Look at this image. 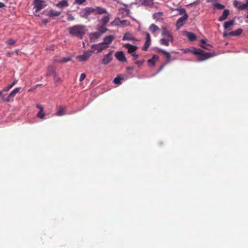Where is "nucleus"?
<instances>
[{
	"label": "nucleus",
	"instance_id": "obj_5",
	"mask_svg": "<svg viewBox=\"0 0 248 248\" xmlns=\"http://www.w3.org/2000/svg\"><path fill=\"white\" fill-rule=\"evenodd\" d=\"M91 48L93 51H96V53H99L102 50L107 49V46L102 42L97 44L93 45Z\"/></svg>",
	"mask_w": 248,
	"mask_h": 248
},
{
	"label": "nucleus",
	"instance_id": "obj_54",
	"mask_svg": "<svg viewBox=\"0 0 248 248\" xmlns=\"http://www.w3.org/2000/svg\"><path fill=\"white\" fill-rule=\"evenodd\" d=\"M165 65H166V63H164L163 65H162L161 66V67H160L159 69L157 71V73H159L160 71H161L163 69V68H164V67L165 66Z\"/></svg>",
	"mask_w": 248,
	"mask_h": 248
},
{
	"label": "nucleus",
	"instance_id": "obj_33",
	"mask_svg": "<svg viewBox=\"0 0 248 248\" xmlns=\"http://www.w3.org/2000/svg\"><path fill=\"white\" fill-rule=\"evenodd\" d=\"M17 82V80H14V81L11 83V84H10L7 87H5L3 90V92H7L9 90H10L11 88H12L13 86L16 84V83Z\"/></svg>",
	"mask_w": 248,
	"mask_h": 248
},
{
	"label": "nucleus",
	"instance_id": "obj_24",
	"mask_svg": "<svg viewBox=\"0 0 248 248\" xmlns=\"http://www.w3.org/2000/svg\"><path fill=\"white\" fill-rule=\"evenodd\" d=\"M68 1L67 0H62L56 4V6L59 8H64L68 6Z\"/></svg>",
	"mask_w": 248,
	"mask_h": 248
},
{
	"label": "nucleus",
	"instance_id": "obj_1",
	"mask_svg": "<svg viewBox=\"0 0 248 248\" xmlns=\"http://www.w3.org/2000/svg\"><path fill=\"white\" fill-rule=\"evenodd\" d=\"M108 14L106 8L99 6L87 7L82 9L79 12V16L83 18L89 19L92 15H103Z\"/></svg>",
	"mask_w": 248,
	"mask_h": 248
},
{
	"label": "nucleus",
	"instance_id": "obj_22",
	"mask_svg": "<svg viewBox=\"0 0 248 248\" xmlns=\"http://www.w3.org/2000/svg\"><path fill=\"white\" fill-rule=\"evenodd\" d=\"M97 31L101 33V34H103L107 31V28L106 27V25L104 24H102L99 26H98L97 28Z\"/></svg>",
	"mask_w": 248,
	"mask_h": 248
},
{
	"label": "nucleus",
	"instance_id": "obj_47",
	"mask_svg": "<svg viewBox=\"0 0 248 248\" xmlns=\"http://www.w3.org/2000/svg\"><path fill=\"white\" fill-rule=\"evenodd\" d=\"M143 61L138 60L135 62V63L136 64L138 65L139 66L142 65L143 64Z\"/></svg>",
	"mask_w": 248,
	"mask_h": 248
},
{
	"label": "nucleus",
	"instance_id": "obj_53",
	"mask_svg": "<svg viewBox=\"0 0 248 248\" xmlns=\"http://www.w3.org/2000/svg\"><path fill=\"white\" fill-rule=\"evenodd\" d=\"M240 2L237 1H235L234 2L233 5H234V6H235V7H237V8H238V6L239 5H240Z\"/></svg>",
	"mask_w": 248,
	"mask_h": 248
},
{
	"label": "nucleus",
	"instance_id": "obj_31",
	"mask_svg": "<svg viewBox=\"0 0 248 248\" xmlns=\"http://www.w3.org/2000/svg\"><path fill=\"white\" fill-rule=\"evenodd\" d=\"M234 20H231L227 22H225L224 24V28L225 29H227L230 27L232 26L234 24Z\"/></svg>",
	"mask_w": 248,
	"mask_h": 248
},
{
	"label": "nucleus",
	"instance_id": "obj_21",
	"mask_svg": "<svg viewBox=\"0 0 248 248\" xmlns=\"http://www.w3.org/2000/svg\"><path fill=\"white\" fill-rule=\"evenodd\" d=\"M55 74H56L55 73V67L53 66H50L47 70V73H46V76H50L53 75V76L55 75Z\"/></svg>",
	"mask_w": 248,
	"mask_h": 248
},
{
	"label": "nucleus",
	"instance_id": "obj_42",
	"mask_svg": "<svg viewBox=\"0 0 248 248\" xmlns=\"http://www.w3.org/2000/svg\"><path fill=\"white\" fill-rule=\"evenodd\" d=\"M206 44V41L204 39H202L201 41V46L205 48V49H208L209 50V48L205 46V45Z\"/></svg>",
	"mask_w": 248,
	"mask_h": 248
},
{
	"label": "nucleus",
	"instance_id": "obj_45",
	"mask_svg": "<svg viewBox=\"0 0 248 248\" xmlns=\"http://www.w3.org/2000/svg\"><path fill=\"white\" fill-rule=\"evenodd\" d=\"M166 56V57H167V60H166V63H168L169 62H170V54H167Z\"/></svg>",
	"mask_w": 248,
	"mask_h": 248
},
{
	"label": "nucleus",
	"instance_id": "obj_2",
	"mask_svg": "<svg viewBox=\"0 0 248 248\" xmlns=\"http://www.w3.org/2000/svg\"><path fill=\"white\" fill-rule=\"evenodd\" d=\"M69 34L81 39L86 32V27L83 25H76L68 28Z\"/></svg>",
	"mask_w": 248,
	"mask_h": 248
},
{
	"label": "nucleus",
	"instance_id": "obj_11",
	"mask_svg": "<svg viewBox=\"0 0 248 248\" xmlns=\"http://www.w3.org/2000/svg\"><path fill=\"white\" fill-rule=\"evenodd\" d=\"M114 38L115 37L113 35H108L104 38L103 42L105 44V45H106V46H107V47L108 48L109 45L111 44Z\"/></svg>",
	"mask_w": 248,
	"mask_h": 248
},
{
	"label": "nucleus",
	"instance_id": "obj_3",
	"mask_svg": "<svg viewBox=\"0 0 248 248\" xmlns=\"http://www.w3.org/2000/svg\"><path fill=\"white\" fill-rule=\"evenodd\" d=\"M193 52L194 54L198 55L197 59L199 61H204L214 56L211 53H204L203 50L200 49H194Z\"/></svg>",
	"mask_w": 248,
	"mask_h": 248
},
{
	"label": "nucleus",
	"instance_id": "obj_16",
	"mask_svg": "<svg viewBox=\"0 0 248 248\" xmlns=\"http://www.w3.org/2000/svg\"><path fill=\"white\" fill-rule=\"evenodd\" d=\"M136 3L139 5H151L153 0H135Z\"/></svg>",
	"mask_w": 248,
	"mask_h": 248
},
{
	"label": "nucleus",
	"instance_id": "obj_35",
	"mask_svg": "<svg viewBox=\"0 0 248 248\" xmlns=\"http://www.w3.org/2000/svg\"><path fill=\"white\" fill-rule=\"evenodd\" d=\"M162 15V13H155L153 15L154 18L156 19V20H158V21L162 20V18L161 17Z\"/></svg>",
	"mask_w": 248,
	"mask_h": 248
},
{
	"label": "nucleus",
	"instance_id": "obj_29",
	"mask_svg": "<svg viewBox=\"0 0 248 248\" xmlns=\"http://www.w3.org/2000/svg\"><path fill=\"white\" fill-rule=\"evenodd\" d=\"M242 32V30L241 29H238L234 31H231L229 32V35L232 36H235L239 35L241 34Z\"/></svg>",
	"mask_w": 248,
	"mask_h": 248
},
{
	"label": "nucleus",
	"instance_id": "obj_46",
	"mask_svg": "<svg viewBox=\"0 0 248 248\" xmlns=\"http://www.w3.org/2000/svg\"><path fill=\"white\" fill-rule=\"evenodd\" d=\"M85 78L86 75L84 73L81 74L79 78V81L81 82Z\"/></svg>",
	"mask_w": 248,
	"mask_h": 248
},
{
	"label": "nucleus",
	"instance_id": "obj_38",
	"mask_svg": "<svg viewBox=\"0 0 248 248\" xmlns=\"http://www.w3.org/2000/svg\"><path fill=\"white\" fill-rule=\"evenodd\" d=\"M175 10L179 11L180 15H185L186 14H187L186 13V11L184 8H176Z\"/></svg>",
	"mask_w": 248,
	"mask_h": 248
},
{
	"label": "nucleus",
	"instance_id": "obj_32",
	"mask_svg": "<svg viewBox=\"0 0 248 248\" xmlns=\"http://www.w3.org/2000/svg\"><path fill=\"white\" fill-rule=\"evenodd\" d=\"M248 7V0H246L245 3H242L240 2V5L238 6V9L240 10L246 9Z\"/></svg>",
	"mask_w": 248,
	"mask_h": 248
},
{
	"label": "nucleus",
	"instance_id": "obj_13",
	"mask_svg": "<svg viewBox=\"0 0 248 248\" xmlns=\"http://www.w3.org/2000/svg\"><path fill=\"white\" fill-rule=\"evenodd\" d=\"M115 57L119 61L122 62L126 61L125 55L123 51H121L116 52L115 54Z\"/></svg>",
	"mask_w": 248,
	"mask_h": 248
},
{
	"label": "nucleus",
	"instance_id": "obj_51",
	"mask_svg": "<svg viewBox=\"0 0 248 248\" xmlns=\"http://www.w3.org/2000/svg\"><path fill=\"white\" fill-rule=\"evenodd\" d=\"M131 55L134 57V60H135L137 58H138L139 57V55L138 54H136V52H135L134 53H133Z\"/></svg>",
	"mask_w": 248,
	"mask_h": 248
},
{
	"label": "nucleus",
	"instance_id": "obj_57",
	"mask_svg": "<svg viewBox=\"0 0 248 248\" xmlns=\"http://www.w3.org/2000/svg\"><path fill=\"white\" fill-rule=\"evenodd\" d=\"M228 35H229V33H224L223 34V36L224 37H227Z\"/></svg>",
	"mask_w": 248,
	"mask_h": 248
},
{
	"label": "nucleus",
	"instance_id": "obj_56",
	"mask_svg": "<svg viewBox=\"0 0 248 248\" xmlns=\"http://www.w3.org/2000/svg\"><path fill=\"white\" fill-rule=\"evenodd\" d=\"M217 0H206V1L207 2H215L216 1H217Z\"/></svg>",
	"mask_w": 248,
	"mask_h": 248
},
{
	"label": "nucleus",
	"instance_id": "obj_4",
	"mask_svg": "<svg viewBox=\"0 0 248 248\" xmlns=\"http://www.w3.org/2000/svg\"><path fill=\"white\" fill-rule=\"evenodd\" d=\"M161 35L164 38H167V40L170 41L171 42H173V38L170 31L167 29L165 26H163L161 28Z\"/></svg>",
	"mask_w": 248,
	"mask_h": 248
},
{
	"label": "nucleus",
	"instance_id": "obj_55",
	"mask_svg": "<svg viewBox=\"0 0 248 248\" xmlns=\"http://www.w3.org/2000/svg\"><path fill=\"white\" fill-rule=\"evenodd\" d=\"M165 65H166V63H164L163 65H162L161 66V67H160L159 69L157 71V73H159L160 71H161L163 69V68H164V67L165 66Z\"/></svg>",
	"mask_w": 248,
	"mask_h": 248
},
{
	"label": "nucleus",
	"instance_id": "obj_50",
	"mask_svg": "<svg viewBox=\"0 0 248 248\" xmlns=\"http://www.w3.org/2000/svg\"><path fill=\"white\" fill-rule=\"evenodd\" d=\"M158 50H159L160 52H161V53H163V54H165L166 55H167V54H169V52H167L166 51H165V50H163V49H158Z\"/></svg>",
	"mask_w": 248,
	"mask_h": 248
},
{
	"label": "nucleus",
	"instance_id": "obj_36",
	"mask_svg": "<svg viewBox=\"0 0 248 248\" xmlns=\"http://www.w3.org/2000/svg\"><path fill=\"white\" fill-rule=\"evenodd\" d=\"M71 58L72 57L71 56H67L62 58L60 60L58 61V62L62 63H65L70 61L71 60Z\"/></svg>",
	"mask_w": 248,
	"mask_h": 248
},
{
	"label": "nucleus",
	"instance_id": "obj_19",
	"mask_svg": "<svg viewBox=\"0 0 248 248\" xmlns=\"http://www.w3.org/2000/svg\"><path fill=\"white\" fill-rule=\"evenodd\" d=\"M158 60V56L157 55H154L152 59L148 61V63L150 66L155 65V62Z\"/></svg>",
	"mask_w": 248,
	"mask_h": 248
},
{
	"label": "nucleus",
	"instance_id": "obj_60",
	"mask_svg": "<svg viewBox=\"0 0 248 248\" xmlns=\"http://www.w3.org/2000/svg\"><path fill=\"white\" fill-rule=\"evenodd\" d=\"M43 22L44 23H47L48 22V20L47 19H43Z\"/></svg>",
	"mask_w": 248,
	"mask_h": 248
},
{
	"label": "nucleus",
	"instance_id": "obj_8",
	"mask_svg": "<svg viewBox=\"0 0 248 248\" xmlns=\"http://www.w3.org/2000/svg\"><path fill=\"white\" fill-rule=\"evenodd\" d=\"M130 23L126 20H120L119 18H116L111 22L112 25L123 27L124 25H128Z\"/></svg>",
	"mask_w": 248,
	"mask_h": 248
},
{
	"label": "nucleus",
	"instance_id": "obj_41",
	"mask_svg": "<svg viewBox=\"0 0 248 248\" xmlns=\"http://www.w3.org/2000/svg\"><path fill=\"white\" fill-rule=\"evenodd\" d=\"M122 78H119V77H116L114 78L113 82L115 84L119 85L121 83V80Z\"/></svg>",
	"mask_w": 248,
	"mask_h": 248
},
{
	"label": "nucleus",
	"instance_id": "obj_12",
	"mask_svg": "<svg viewBox=\"0 0 248 248\" xmlns=\"http://www.w3.org/2000/svg\"><path fill=\"white\" fill-rule=\"evenodd\" d=\"M112 51L110 52L109 53L105 55L102 60V63L104 64H107L109 63L112 60L111 54Z\"/></svg>",
	"mask_w": 248,
	"mask_h": 248
},
{
	"label": "nucleus",
	"instance_id": "obj_34",
	"mask_svg": "<svg viewBox=\"0 0 248 248\" xmlns=\"http://www.w3.org/2000/svg\"><path fill=\"white\" fill-rule=\"evenodd\" d=\"M170 42V41H169L167 40V38H163L160 39V42L161 45H164L165 46H169V42Z\"/></svg>",
	"mask_w": 248,
	"mask_h": 248
},
{
	"label": "nucleus",
	"instance_id": "obj_52",
	"mask_svg": "<svg viewBox=\"0 0 248 248\" xmlns=\"http://www.w3.org/2000/svg\"><path fill=\"white\" fill-rule=\"evenodd\" d=\"M68 19L69 20H75V18L73 16H72V15H70L68 16Z\"/></svg>",
	"mask_w": 248,
	"mask_h": 248
},
{
	"label": "nucleus",
	"instance_id": "obj_43",
	"mask_svg": "<svg viewBox=\"0 0 248 248\" xmlns=\"http://www.w3.org/2000/svg\"><path fill=\"white\" fill-rule=\"evenodd\" d=\"M16 42V40H14L13 39H10L7 41V44L8 45H13Z\"/></svg>",
	"mask_w": 248,
	"mask_h": 248
},
{
	"label": "nucleus",
	"instance_id": "obj_49",
	"mask_svg": "<svg viewBox=\"0 0 248 248\" xmlns=\"http://www.w3.org/2000/svg\"><path fill=\"white\" fill-rule=\"evenodd\" d=\"M36 108L40 109V110H43L44 108L40 104H37L36 105Z\"/></svg>",
	"mask_w": 248,
	"mask_h": 248
},
{
	"label": "nucleus",
	"instance_id": "obj_61",
	"mask_svg": "<svg viewBox=\"0 0 248 248\" xmlns=\"http://www.w3.org/2000/svg\"><path fill=\"white\" fill-rule=\"evenodd\" d=\"M3 91H0V95H1V94H2Z\"/></svg>",
	"mask_w": 248,
	"mask_h": 248
},
{
	"label": "nucleus",
	"instance_id": "obj_17",
	"mask_svg": "<svg viewBox=\"0 0 248 248\" xmlns=\"http://www.w3.org/2000/svg\"><path fill=\"white\" fill-rule=\"evenodd\" d=\"M102 36L100 33L98 31L94 32L91 33L89 34V37L91 40L94 41L96 39L100 38Z\"/></svg>",
	"mask_w": 248,
	"mask_h": 248
},
{
	"label": "nucleus",
	"instance_id": "obj_59",
	"mask_svg": "<svg viewBox=\"0 0 248 248\" xmlns=\"http://www.w3.org/2000/svg\"><path fill=\"white\" fill-rule=\"evenodd\" d=\"M205 46L206 47H208L209 49V47H210L211 46L210 45L207 44Z\"/></svg>",
	"mask_w": 248,
	"mask_h": 248
},
{
	"label": "nucleus",
	"instance_id": "obj_44",
	"mask_svg": "<svg viewBox=\"0 0 248 248\" xmlns=\"http://www.w3.org/2000/svg\"><path fill=\"white\" fill-rule=\"evenodd\" d=\"M86 0H75L74 3L78 5H82L85 2Z\"/></svg>",
	"mask_w": 248,
	"mask_h": 248
},
{
	"label": "nucleus",
	"instance_id": "obj_37",
	"mask_svg": "<svg viewBox=\"0 0 248 248\" xmlns=\"http://www.w3.org/2000/svg\"><path fill=\"white\" fill-rule=\"evenodd\" d=\"M45 115V113L43 112V110H39L36 115L37 117L40 119H43Z\"/></svg>",
	"mask_w": 248,
	"mask_h": 248
},
{
	"label": "nucleus",
	"instance_id": "obj_25",
	"mask_svg": "<svg viewBox=\"0 0 248 248\" xmlns=\"http://www.w3.org/2000/svg\"><path fill=\"white\" fill-rule=\"evenodd\" d=\"M19 88H16L14 90H13L9 94L8 96V99L7 100V101H8L10 98L14 97L19 92Z\"/></svg>",
	"mask_w": 248,
	"mask_h": 248
},
{
	"label": "nucleus",
	"instance_id": "obj_30",
	"mask_svg": "<svg viewBox=\"0 0 248 248\" xmlns=\"http://www.w3.org/2000/svg\"><path fill=\"white\" fill-rule=\"evenodd\" d=\"M61 12L55 10H50L49 12L48 15L50 16H58Z\"/></svg>",
	"mask_w": 248,
	"mask_h": 248
},
{
	"label": "nucleus",
	"instance_id": "obj_48",
	"mask_svg": "<svg viewBox=\"0 0 248 248\" xmlns=\"http://www.w3.org/2000/svg\"><path fill=\"white\" fill-rule=\"evenodd\" d=\"M200 3V1L199 0H196L192 3L189 4L190 5H198Z\"/></svg>",
	"mask_w": 248,
	"mask_h": 248
},
{
	"label": "nucleus",
	"instance_id": "obj_58",
	"mask_svg": "<svg viewBox=\"0 0 248 248\" xmlns=\"http://www.w3.org/2000/svg\"><path fill=\"white\" fill-rule=\"evenodd\" d=\"M4 6V3H3L2 2H0V8L3 7Z\"/></svg>",
	"mask_w": 248,
	"mask_h": 248
},
{
	"label": "nucleus",
	"instance_id": "obj_26",
	"mask_svg": "<svg viewBox=\"0 0 248 248\" xmlns=\"http://www.w3.org/2000/svg\"><path fill=\"white\" fill-rule=\"evenodd\" d=\"M65 114V108L62 106L59 107L56 115L58 116H62Z\"/></svg>",
	"mask_w": 248,
	"mask_h": 248
},
{
	"label": "nucleus",
	"instance_id": "obj_7",
	"mask_svg": "<svg viewBox=\"0 0 248 248\" xmlns=\"http://www.w3.org/2000/svg\"><path fill=\"white\" fill-rule=\"evenodd\" d=\"M34 6L37 12L46 6L45 2L41 0H34Z\"/></svg>",
	"mask_w": 248,
	"mask_h": 248
},
{
	"label": "nucleus",
	"instance_id": "obj_23",
	"mask_svg": "<svg viewBox=\"0 0 248 248\" xmlns=\"http://www.w3.org/2000/svg\"><path fill=\"white\" fill-rule=\"evenodd\" d=\"M186 36L187 37L189 40L191 41H193L197 38L196 35L193 33L190 32H186Z\"/></svg>",
	"mask_w": 248,
	"mask_h": 248
},
{
	"label": "nucleus",
	"instance_id": "obj_62",
	"mask_svg": "<svg viewBox=\"0 0 248 248\" xmlns=\"http://www.w3.org/2000/svg\"><path fill=\"white\" fill-rule=\"evenodd\" d=\"M83 46L84 47L85 43L84 42H83Z\"/></svg>",
	"mask_w": 248,
	"mask_h": 248
},
{
	"label": "nucleus",
	"instance_id": "obj_10",
	"mask_svg": "<svg viewBox=\"0 0 248 248\" xmlns=\"http://www.w3.org/2000/svg\"><path fill=\"white\" fill-rule=\"evenodd\" d=\"M124 46L127 49L128 52L131 55L134 53L138 49V47L136 46L127 43L124 45Z\"/></svg>",
	"mask_w": 248,
	"mask_h": 248
},
{
	"label": "nucleus",
	"instance_id": "obj_39",
	"mask_svg": "<svg viewBox=\"0 0 248 248\" xmlns=\"http://www.w3.org/2000/svg\"><path fill=\"white\" fill-rule=\"evenodd\" d=\"M214 7L218 9H223L224 8V6L221 4L218 3H216L214 4Z\"/></svg>",
	"mask_w": 248,
	"mask_h": 248
},
{
	"label": "nucleus",
	"instance_id": "obj_28",
	"mask_svg": "<svg viewBox=\"0 0 248 248\" xmlns=\"http://www.w3.org/2000/svg\"><path fill=\"white\" fill-rule=\"evenodd\" d=\"M109 16L110 15L108 14L107 15H105L102 17L101 18V22H102V24L106 25V24L109 21Z\"/></svg>",
	"mask_w": 248,
	"mask_h": 248
},
{
	"label": "nucleus",
	"instance_id": "obj_15",
	"mask_svg": "<svg viewBox=\"0 0 248 248\" xmlns=\"http://www.w3.org/2000/svg\"><path fill=\"white\" fill-rule=\"evenodd\" d=\"M130 11L126 8H121L119 9L118 14L122 17H125L129 14Z\"/></svg>",
	"mask_w": 248,
	"mask_h": 248
},
{
	"label": "nucleus",
	"instance_id": "obj_20",
	"mask_svg": "<svg viewBox=\"0 0 248 248\" xmlns=\"http://www.w3.org/2000/svg\"><path fill=\"white\" fill-rule=\"evenodd\" d=\"M135 40V38L129 32L125 33L123 37V40H124V41H125V40L131 41V40Z\"/></svg>",
	"mask_w": 248,
	"mask_h": 248
},
{
	"label": "nucleus",
	"instance_id": "obj_40",
	"mask_svg": "<svg viewBox=\"0 0 248 248\" xmlns=\"http://www.w3.org/2000/svg\"><path fill=\"white\" fill-rule=\"evenodd\" d=\"M54 78L55 82L56 83H61L62 81L61 78L59 76H58L57 74H55L54 76Z\"/></svg>",
	"mask_w": 248,
	"mask_h": 248
},
{
	"label": "nucleus",
	"instance_id": "obj_18",
	"mask_svg": "<svg viewBox=\"0 0 248 248\" xmlns=\"http://www.w3.org/2000/svg\"><path fill=\"white\" fill-rule=\"evenodd\" d=\"M229 14H230L229 10H228L227 9H225V10H224V11L222 13V15H221V16H220L219 17V18L218 19L219 21H222L225 20L227 18L228 16L229 15Z\"/></svg>",
	"mask_w": 248,
	"mask_h": 248
},
{
	"label": "nucleus",
	"instance_id": "obj_14",
	"mask_svg": "<svg viewBox=\"0 0 248 248\" xmlns=\"http://www.w3.org/2000/svg\"><path fill=\"white\" fill-rule=\"evenodd\" d=\"M151 37L149 33H146V42L144 44V46L142 48V49L144 51L147 50L148 47L150 46L151 44Z\"/></svg>",
	"mask_w": 248,
	"mask_h": 248
},
{
	"label": "nucleus",
	"instance_id": "obj_9",
	"mask_svg": "<svg viewBox=\"0 0 248 248\" xmlns=\"http://www.w3.org/2000/svg\"><path fill=\"white\" fill-rule=\"evenodd\" d=\"M92 53V51H85L83 54L78 56L77 59L80 62L86 61L91 56Z\"/></svg>",
	"mask_w": 248,
	"mask_h": 248
},
{
	"label": "nucleus",
	"instance_id": "obj_6",
	"mask_svg": "<svg viewBox=\"0 0 248 248\" xmlns=\"http://www.w3.org/2000/svg\"><path fill=\"white\" fill-rule=\"evenodd\" d=\"M188 18V16L187 14L185 15H183L182 17L178 18L176 23V27L177 30H179L181 27H182L186 21L187 20Z\"/></svg>",
	"mask_w": 248,
	"mask_h": 248
},
{
	"label": "nucleus",
	"instance_id": "obj_63",
	"mask_svg": "<svg viewBox=\"0 0 248 248\" xmlns=\"http://www.w3.org/2000/svg\"><path fill=\"white\" fill-rule=\"evenodd\" d=\"M126 1H127V2H128V1H130V0H126Z\"/></svg>",
	"mask_w": 248,
	"mask_h": 248
},
{
	"label": "nucleus",
	"instance_id": "obj_27",
	"mask_svg": "<svg viewBox=\"0 0 248 248\" xmlns=\"http://www.w3.org/2000/svg\"><path fill=\"white\" fill-rule=\"evenodd\" d=\"M149 30L152 33L155 34L156 31H159V28L156 25L152 24L149 27Z\"/></svg>",
	"mask_w": 248,
	"mask_h": 248
}]
</instances>
